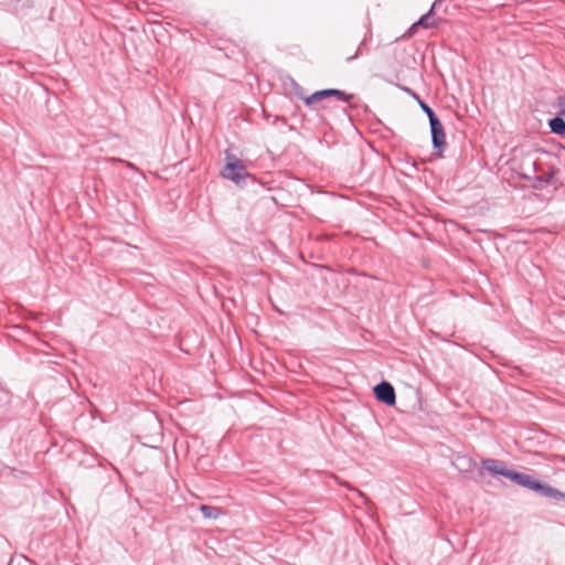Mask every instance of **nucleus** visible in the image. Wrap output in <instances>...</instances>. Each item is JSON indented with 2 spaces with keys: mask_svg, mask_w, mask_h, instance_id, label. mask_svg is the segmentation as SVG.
<instances>
[{
  "mask_svg": "<svg viewBox=\"0 0 565 565\" xmlns=\"http://www.w3.org/2000/svg\"><path fill=\"white\" fill-rule=\"evenodd\" d=\"M559 174H555V181L552 182L555 191H558L565 186L564 182L559 179Z\"/></svg>",
  "mask_w": 565,
  "mask_h": 565,
  "instance_id": "4468645a",
  "label": "nucleus"
},
{
  "mask_svg": "<svg viewBox=\"0 0 565 565\" xmlns=\"http://www.w3.org/2000/svg\"><path fill=\"white\" fill-rule=\"evenodd\" d=\"M559 104H563V97H558Z\"/></svg>",
  "mask_w": 565,
  "mask_h": 565,
  "instance_id": "6ab92c4d",
  "label": "nucleus"
},
{
  "mask_svg": "<svg viewBox=\"0 0 565 565\" xmlns=\"http://www.w3.org/2000/svg\"><path fill=\"white\" fill-rule=\"evenodd\" d=\"M437 24H438V21L434 18V9L430 8L415 23L412 24L409 32H413L418 26H422L424 29H429V28L437 26Z\"/></svg>",
  "mask_w": 565,
  "mask_h": 565,
  "instance_id": "6e6552de",
  "label": "nucleus"
},
{
  "mask_svg": "<svg viewBox=\"0 0 565 565\" xmlns=\"http://www.w3.org/2000/svg\"><path fill=\"white\" fill-rule=\"evenodd\" d=\"M225 154V166L222 170V175L234 182L236 185L245 184L247 179L255 181L254 175H252L243 161L238 159L230 149L224 151Z\"/></svg>",
  "mask_w": 565,
  "mask_h": 565,
  "instance_id": "f03ea898",
  "label": "nucleus"
},
{
  "mask_svg": "<svg viewBox=\"0 0 565 565\" xmlns=\"http://www.w3.org/2000/svg\"><path fill=\"white\" fill-rule=\"evenodd\" d=\"M427 117L430 127L433 156L440 158L447 147L445 128L434 110H427Z\"/></svg>",
  "mask_w": 565,
  "mask_h": 565,
  "instance_id": "7ed1b4c3",
  "label": "nucleus"
},
{
  "mask_svg": "<svg viewBox=\"0 0 565 565\" xmlns=\"http://www.w3.org/2000/svg\"><path fill=\"white\" fill-rule=\"evenodd\" d=\"M486 473H489L491 477H503L511 482L531 490L537 494L543 487V481L535 478L532 475H527L521 471H516L512 468H509L503 460L487 458L481 460V469L479 470V477L483 478Z\"/></svg>",
  "mask_w": 565,
  "mask_h": 565,
  "instance_id": "f257e3e1",
  "label": "nucleus"
},
{
  "mask_svg": "<svg viewBox=\"0 0 565 565\" xmlns=\"http://www.w3.org/2000/svg\"><path fill=\"white\" fill-rule=\"evenodd\" d=\"M396 87L399 88L401 90H403L404 93H406L407 95H409L413 99H415V103L418 104V106L420 107V109L423 110L424 114L427 115V110L430 111V110H434L426 102H424L420 96L415 92L413 90L412 88L407 87V86H404V85H399V84H396Z\"/></svg>",
  "mask_w": 565,
  "mask_h": 565,
  "instance_id": "9b49d317",
  "label": "nucleus"
},
{
  "mask_svg": "<svg viewBox=\"0 0 565 565\" xmlns=\"http://www.w3.org/2000/svg\"><path fill=\"white\" fill-rule=\"evenodd\" d=\"M297 89H301L300 85H298L297 83H295Z\"/></svg>",
  "mask_w": 565,
  "mask_h": 565,
  "instance_id": "aec40b11",
  "label": "nucleus"
},
{
  "mask_svg": "<svg viewBox=\"0 0 565 565\" xmlns=\"http://www.w3.org/2000/svg\"><path fill=\"white\" fill-rule=\"evenodd\" d=\"M539 169H540V166H539L537 161H533L532 162V170L533 171H537Z\"/></svg>",
  "mask_w": 565,
  "mask_h": 565,
  "instance_id": "2eb2a0df",
  "label": "nucleus"
},
{
  "mask_svg": "<svg viewBox=\"0 0 565 565\" xmlns=\"http://www.w3.org/2000/svg\"><path fill=\"white\" fill-rule=\"evenodd\" d=\"M372 41V32L371 30H367L361 40L355 53L353 55H350L345 58L348 63L353 62L354 60L359 58L360 56L364 55L366 52L364 51V47L371 43Z\"/></svg>",
  "mask_w": 565,
  "mask_h": 565,
  "instance_id": "f8f14e48",
  "label": "nucleus"
},
{
  "mask_svg": "<svg viewBox=\"0 0 565 565\" xmlns=\"http://www.w3.org/2000/svg\"><path fill=\"white\" fill-rule=\"evenodd\" d=\"M373 394L377 402L386 406H394L396 404V393L394 386L383 380L373 387Z\"/></svg>",
  "mask_w": 565,
  "mask_h": 565,
  "instance_id": "39448f33",
  "label": "nucleus"
},
{
  "mask_svg": "<svg viewBox=\"0 0 565 565\" xmlns=\"http://www.w3.org/2000/svg\"><path fill=\"white\" fill-rule=\"evenodd\" d=\"M454 466L460 473H470L477 467V462L475 459L467 455H458Z\"/></svg>",
  "mask_w": 565,
  "mask_h": 565,
  "instance_id": "0eeeda50",
  "label": "nucleus"
},
{
  "mask_svg": "<svg viewBox=\"0 0 565 565\" xmlns=\"http://www.w3.org/2000/svg\"><path fill=\"white\" fill-rule=\"evenodd\" d=\"M559 115H564L565 116V106L559 109Z\"/></svg>",
  "mask_w": 565,
  "mask_h": 565,
  "instance_id": "a211bd4d",
  "label": "nucleus"
},
{
  "mask_svg": "<svg viewBox=\"0 0 565 565\" xmlns=\"http://www.w3.org/2000/svg\"><path fill=\"white\" fill-rule=\"evenodd\" d=\"M343 114L348 117V119L351 121V116L347 113L345 109H342Z\"/></svg>",
  "mask_w": 565,
  "mask_h": 565,
  "instance_id": "f3484780",
  "label": "nucleus"
},
{
  "mask_svg": "<svg viewBox=\"0 0 565 565\" xmlns=\"http://www.w3.org/2000/svg\"><path fill=\"white\" fill-rule=\"evenodd\" d=\"M547 126L552 134L557 136H565V116L559 115V111L556 116L547 120Z\"/></svg>",
  "mask_w": 565,
  "mask_h": 565,
  "instance_id": "1a4fd4ad",
  "label": "nucleus"
},
{
  "mask_svg": "<svg viewBox=\"0 0 565 565\" xmlns=\"http://www.w3.org/2000/svg\"><path fill=\"white\" fill-rule=\"evenodd\" d=\"M200 511L206 519H217L221 514V510L218 508L207 504H201Z\"/></svg>",
  "mask_w": 565,
  "mask_h": 565,
  "instance_id": "ddd939ff",
  "label": "nucleus"
},
{
  "mask_svg": "<svg viewBox=\"0 0 565 565\" xmlns=\"http://www.w3.org/2000/svg\"><path fill=\"white\" fill-rule=\"evenodd\" d=\"M555 174H561V170L552 166L546 174L535 175L532 180V188L535 190H543L546 185L555 181Z\"/></svg>",
  "mask_w": 565,
  "mask_h": 565,
  "instance_id": "423d86ee",
  "label": "nucleus"
},
{
  "mask_svg": "<svg viewBox=\"0 0 565 565\" xmlns=\"http://www.w3.org/2000/svg\"><path fill=\"white\" fill-rule=\"evenodd\" d=\"M297 95L303 100L305 105L309 108H313L316 104L323 102L330 97H335L337 99L349 103L352 98V94H348L344 90L338 88H324L319 89L310 94L309 96H303L301 93L297 92Z\"/></svg>",
  "mask_w": 565,
  "mask_h": 565,
  "instance_id": "20e7f679",
  "label": "nucleus"
},
{
  "mask_svg": "<svg viewBox=\"0 0 565 565\" xmlns=\"http://www.w3.org/2000/svg\"><path fill=\"white\" fill-rule=\"evenodd\" d=\"M540 495L544 498L553 499L555 502L565 501V493L559 491L558 489L550 486L548 483H543V487L540 491Z\"/></svg>",
  "mask_w": 565,
  "mask_h": 565,
  "instance_id": "9d476101",
  "label": "nucleus"
},
{
  "mask_svg": "<svg viewBox=\"0 0 565 565\" xmlns=\"http://www.w3.org/2000/svg\"><path fill=\"white\" fill-rule=\"evenodd\" d=\"M520 177H521L522 179H524V180H530V179H532V178H531L529 174H526V173H521V174H520Z\"/></svg>",
  "mask_w": 565,
  "mask_h": 565,
  "instance_id": "dca6fc26",
  "label": "nucleus"
}]
</instances>
